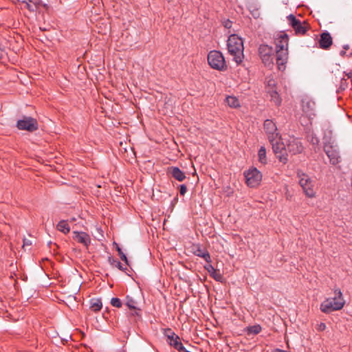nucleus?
<instances>
[{
  "label": "nucleus",
  "instance_id": "58836bf2",
  "mask_svg": "<svg viewBox=\"0 0 352 352\" xmlns=\"http://www.w3.org/2000/svg\"><path fill=\"white\" fill-rule=\"evenodd\" d=\"M318 142H319V141H318V138H313V139H312V142H313V144H318Z\"/></svg>",
  "mask_w": 352,
  "mask_h": 352
},
{
  "label": "nucleus",
  "instance_id": "4468645a",
  "mask_svg": "<svg viewBox=\"0 0 352 352\" xmlns=\"http://www.w3.org/2000/svg\"><path fill=\"white\" fill-rule=\"evenodd\" d=\"M288 59V49L276 50V60L278 69L284 70Z\"/></svg>",
  "mask_w": 352,
  "mask_h": 352
},
{
  "label": "nucleus",
  "instance_id": "9b49d317",
  "mask_svg": "<svg viewBox=\"0 0 352 352\" xmlns=\"http://www.w3.org/2000/svg\"><path fill=\"white\" fill-rule=\"evenodd\" d=\"M17 127L20 130H27L33 131L37 129V122L35 119L30 117H25L17 122Z\"/></svg>",
  "mask_w": 352,
  "mask_h": 352
},
{
  "label": "nucleus",
  "instance_id": "f3484780",
  "mask_svg": "<svg viewBox=\"0 0 352 352\" xmlns=\"http://www.w3.org/2000/svg\"><path fill=\"white\" fill-rule=\"evenodd\" d=\"M302 108L303 112L311 118L315 116V102L308 98L303 99L302 100Z\"/></svg>",
  "mask_w": 352,
  "mask_h": 352
},
{
  "label": "nucleus",
  "instance_id": "cd10ccee",
  "mask_svg": "<svg viewBox=\"0 0 352 352\" xmlns=\"http://www.w3.org/2000/svg\"><path fill=\"white\" fill-rule=\"evenodd\" d=\"M261 331V326H260V325H258V324H256V325L250 326V327H248L246 329V331H247L248 334H249V335H251V334L256 335V334H258Z\"/></svg>",
  "mask_w": 352,
  "mask_h": 352
},
{
  "label": "nucleus",
  "instance_id": "a878e982",
  "mask_svg": "<svg viewBox=\"0 0 352 352\" xmlns=\"http://www.w3.org/2000/svg\"><path fill=\"white\" fill-rule=\"evenodd\" d=\"M226 102L230 107L236 108L240 107V102L235 96H228L226 98Z\"/></svg>",
  "mask_w": 352,
  "mask_h": 352
},
{
  "label": "nucleus",
  "instance_id": "c85d7f7f",
  "mask_svg": "<svg viewBox=\"0 0 352 352\" xmlns=\"http://www.w3.org/2000/svg\"><path fill=\"white\" fill-rule=\"evenodd\" d=\"M206 249L205 248H203L199 244H194L192 246V253L197 256H200V255L201 254V253H203V252Z\"/></svg>",
  "mask_w": 352,
  "mask_h": 352
},
{
  "label": "nucleus",
  "instance_id": "9d476101",
  "mask_svg": "<svg viewBox=\"0 0 352 352\" xmlns=\"http://www.w3.org/2000/svg\"><path fill=\"white\" fill-rule=\"evenodd\" d=\"M259 54L265 66L272 67L273 63L274 50L267 45H261L259 47Z\"/></svg>",
  "mask_w": 352,
  "mask_h": 352
},
{
  "label": "nucleus",
  "instance_id": "a19ab883",
  "mask_svg": "<svg viewBox=\"0 0 352 352\" xmlns=\"http://www.w3.org/2000/svg\"><path fill=\"white\" fill-rule=\"evenodd\" d=\"M340 54L341 55H343L344 54H345V52L344 51H342Z\"/></svg>",
  "mask_w": 352,
  "mask_h": 352
},
{
  "label": "nucleus",
  "instance_id": "39448f33",
  "mask_svg": "<svg viewBox=\"0 0 352 352\" xmlns=\"http://www.w3.org/2000/svg\"><path fill=\"white\" fill-rule=\"evenodd\" d=\"M208 63L214 69L223 72L227 69V65L223 54L217 50H212L208 54Z\"/></svg>",
  "mask_w": 352,
  "mask_h": 352
},
{
  "label": "nucleus",
  "instance_id": "72a5a7b5",
  "mask_svg": "<svg viewBox=\"0 0 352 352\" xmlns=\"http://www.w3.org/2000/svg\"><path fill=\"white\" fill-rule=\"evenodd\" d=\"M232 22L231 21L228 20V19H227V20H226V21H224L223 22V26H224L226 28H227V29H230V28H231V27H232Z\"/></svg>",
  "mask_w": 352,
  "mask_h": 352
},
{
  "label": "nucleus",
  "instance_id": "473e14b6",
  "mask_svg": "<svg viewBox=\"0 0 352 352\" xmlns=\"http://www.w3.org/2000/svg\"><path fill=\"white\" fill-rule=\"evenodd\" d=\"M126 306L131 309H136V302L131 298H127V300L126 302Z\"/></svg>",
  "mask_w": 352,
  "mask_h": 352
},
{
  "label": "nucleus",
  "instance_id": "412c9836",
  "mask_svg": "<svg viewBox=\"0 0 352 352\" xmlns=\"http://www.w3.org/2000/svg\"><path fill=\"white\" fill-rule=\"evenodd\" d=\"M288 36L286 34H281L276 38V50L288 49Z\"/></svg>",
  "mask_w": 352,
  "mask_h": 352
},
{
  "label": "nucleus",
  "instance_id": "5701e85b",
  "mask_svg": "<svg viewBox=\"0 0 352 352\" xmlns=\"http://www.w3.org/2000/svg\"><path fill=\"white\" fill-rule=\"evenodd\" d=\"M248 8L254 18L257 19L259 17L260 10L257 3L255 2H249Z\"/></svg>",
  "mask_w": 352,
  "mask_h": 352
},
{
  "label": "nucleus",
  "instance_id": "393cba45",
  "mask_svg": "<svg viewBox=\"0 0 352 352\" xmlns=\"http://www.w3.org/2000/svg\"><path fill=\"white\" fill-rule=\"evenodd\" d=\"M56 228L58 230L64 234H67L70 231L69 226L68 223L65 220L60 221L56 226Z\"/></svg>",
  "mask_w": 352,
  "mask_h": 352
},
{
  "label": "nucleus",
  "instance_id": "aec40b11",
  "mask_svg": "<svg viewBox=\"0 0 352 352\" xmlns=\"http://www.w3.org/2000/svg\"><path fill=\"white\" fill-rule=\"evenodd\" d=\"M332 37L329 32H323L320 34L319 40V46L324 50L329 49L332 45Z\"/></svg>",
  "mask_w": 352,
  "mask_h": 352
},
{
  "label": "nucleus",
  "instance_id": "c756f323",
  "mask_svg": "<svg viewBox=\"0 0 352 352\" xmlns=\"http://www.w3.org/2000/svg\"><path fill=\"white\" fill-rule=\"evenodd\" d=\"M116 247V250L120 256V258L125 262V263L126 265H129V262H128V259H127V257L125 255L124 253H123V252L122 251L121 248L119 247L118 244V243H114Z\"/></svg>",
  "mask_w": 352,
  "mask_h": 352
},
{
  "label": "nucleus",
  "instance_id": "423d86ee",
  "mask_svg": "<svg viewBox=\"0 0 352 352\" xmlns=\"http://www.w3.org/2000/svg\"><path fill=\"white\" fill-rule=\"evenodd\" d=\"M243 175L245 177V183L250 188H256L260 185L263 175L256 168H250Z\"/></svg>",
  "mask_w": 352,
  "mask_h": 352
},
{
  "label": "nucleus",
  "instance_id": "f8f14e48",
  "mask_svg": "<svg viewBox=\"0 0 352 352\" xmlns=\"http://www.w3.org/2000/svg\"><path fill=\"white\" fill-rule=\"evenodd\" d=\"M168 331L169 333L166 334V336L168 344L179 352H188L181 342L179 337L171 331L170 329H168Z\"/></svg>",
  "mask_w": 352,
  "mask_h": 352
},
{
  "label": "nucleus",
  "instance_id": "f704fd0d",
  "mask_svg": "<svg viewBox=\"0 0 352 352\" xmlns=\"http://www.w3.org/2000/svg\"><path fill=\"white\" fill-rule=\"evenodd\" d=\"M186 191H187V188H186V185H184V184L181 185L180 186V194L182 195H184L185 193L186 192Z\"/></svg>",
  "mask_w": 352,
  "mask_h": 352
},
{
  "label": "nucleus",
  "instance_id": "b1692460",
  "mask_svg": "<svg viewBox=\"0 0 352 352\" xmlns=\"http://www.w3.org/2000/svg\"><path fill=\"white\" fill-rule=\"evenodd\" d=\"M258 161L263 166L267 163L266 149L264 146H261L258 151Z\"/></svg>",
  "mask_w": 352,
  "mask_h": 352
},
{
  "label": "nucleus",
  "instance_id": "f257e3e1",
  "mask_svg": "<svg viewBox=\"0 0 352 352\" xmlns=\"http://www.w3.org/2000/svg\"><path fill=\"white\" fill-rule=\"evenodd\" d=\"M334 294L335 296L333 298H329L321 303L320 309L322 312L330 313L340 310L343 307L344 301L341 291L336 289Z\"/></svg>",
  "mask_w": 352,
  "mask_h": 352
},
{
  "label": "nucleus",
  "instance_id": "0eeeda50",
  "mask_svg": "<svg viewBox=\"0 0 352 352\" xmlns=\"http://www.w3.org/2000/svg\"><path fill=\"white\" fill-rule=\"evenodd\" d=\"M270 143L272 145V148L276 157L278 158L280 162L285 164L288 160L287 153V148H286L284 142H280V138L276 141H273V142Z\"/></svg>",
  "mask_w": 352,
  "mask_h": 352
},
{
  "label": "nucleus",
  "instance_id": "2eb2a0df",
  "mask_svg": "<svg viewBox=\"0 0 352 352\" xmlns=\"http://www.w3.org/2000/svg\"><path fill=\"white\" fill-rule=\"evenodd\" d=\"M324 151L329 158L330 162L336 165L340 162V155L339 153L336 148H334L331 145H325L324 146Z\"/></svg>",
  "mask_w": 352,
  "mask_h": 352
},
{
  "label": "nucleus",
  "instance_id": "7ed1b4c3",
  "mask_svg": "<svg viewBox=\"0 0 352 352\" xmlns=\"http://www.w3.org/2000/svg\"><path fill=\"white\" fill-rule=\"evenodd\" d=\"M296 174L298 178L299 185L302 188L305 196L309 198L315 197V181L301 170H298Z\"/></svg>",
  "mask_w": 352,
  "mask_h": 352
},
{
  "label": "nucleus",
  "instance_id": "7c9ffc66",
  "mask_svg": "<svg viewBox=\"0 0 352 352\" xmlns=\"http://www.w3.org/2000/svg\"><path fill=\"white\" fill-rule=\"evenodd\" d=\"M199 257L204 258L208 263V264L211 263L210 255L208 251L206 250H205L203 252V253H201V254L200 255Z\"/></svg>",
  "mask_w": 352,
  "mask_h": 352
},
{
  "label": "nucleus",
  "instance_id": "1a4fd4ad",
  "mask_svg": "<svg viewBox=\"0 0 352 352\" xmlns=\"http://www.w3.org/2000/svg\"><path fill=\"white\" fill-rule=\"evenodd\" d=\"M263 129L270 142L276 141L280 138L276 124L272 120H266L263 123Z\"/></svg>",
  "mask_w": 352,
  "mask_h": 352
},
{
  "label": "nucleus",
  "instance_id": "bb28decb",
  "mask_svg": "<svg viewBox=\"0 0 352 352\" xmlns=\"http://www.w3.org/2000/svg\"><path fill=\"white\" fill-rule=\"evenodd\" d=\"M102 306V302L99 299H93L91 301L90 307L94 311H98L101 309Z\"/></svg>",
  "mask_w": 352,
  "mask_h": 352
},
{
  "label": "nucleus",
  "instance_id": "4be33fe9",
  "mask_svg": "<svg viewBox=\"0 0 352 352\" xmlns=\"http://www.w3.org/2000/svg\"><path fill=\"white\" fill-rule=\"evenodd\" d=\"M204 268L208 271L210 275L216 280L221 282L223 280V276L220 273L219 270H217L210 264H207L204 266Z\"/></svg>",
  "mask_w": 352,
  "mask_h": 352
},
{
  "label": "nucleus",
  "instance_id": "ea45409f",
  "mask_svg": "<svg viewBox=\"0 0 352 352\" xmlns=\"http://www.w3.org/2000/svg\"><path fill=\"white\" fill-rule=\"evenodd\" d=\"M274 352H287V351L282 350V349H276L274 351Z\"/></svg>",
  "mask_w": 352,
  "mask_h": 352
},
{
  "label": "nucleus",
  "instance_id": "2f4dec72",
  "mask_svg": "<svg viewBox=\"0 0 352 352\" xmlns=\"http://www.w3.org/2000/svg\"><path fill=\"white\" fill-rule=\"evenodd\" d=\"M111 304L112 306L120 308L122 307V302L118 298H113L111 300Z\"/></svg>",
  "mask_w": 352,
  "mask_h": 352
},
{
  "label": "nucleus",
  "instance_id": "c9c22d12",
  "mask_svg": "<svg viewBox=\"0 0 352 352\" xmlns=\"http://www.w3.org/2000/svg\"><path fill=\"white\" fill-rule=\"evenodd\" d=\"M115 263H116V266L120 270L122 271H124V270H126V268H124L123 266H122V264L120 262V261H114Z\"/></svg>",
  "mask_w": 352,
  "mask_h": 352
},
{
  "label": "nucleus",
  "instance_id": "a211bd4d",
  "mask_svg": "<svg viewBox=\"0 0 352 352\" xmlns=\"http://www.w3.org/2000/svg\"><path fill=\"white\" fill-rule=\"evenodd\" d=\"M43 6L46 9L47 8V5L43 3L41 0H28L23 1L21 3V7L23 8H27L30 11L34 12L40 7Z\"/></svg>",
  "mask_w": 352,
  "mask_h": 352
},
{
  "label": "nucleus",
  "instance_id": "ddd939ff",
  "mask_svg": "<svg viewBox=\"0 0 352 352\" xmlns=\"http://www.w3.org/2000/svg\"><path fill=\"white\" fill-rule=\"evenodd\" d=\"M287 148L293 155L300 153L303 151L301 142L294 137H290L287 141Z\"/></svg>",
  "mask_w": 352,
  "mask_h": 352
},
{
  "label": "nucleus",
  "instance_id": "6ab92c4d",
  "mask_svg": "<svg viewBox=\"0 0 352 352\" xmlns=\"http://www.w3.org/2000/svg\"><path fill=\"white\" fill-rule=\"evenodd\" d=\"M167 174L179 182H183L186 179L185 173L176 166L168 167Z\"/></svg>",
  "mask_w": 352,
  "mask_h": 352
},
{
  "label": "nucleus",
  "instance_id": "e433bc0d",
  "mask_svg": "<svg viewBox=\"0 0 352 352\" xmlns=\"http://www.w3.org/2000/svg\"><path fill=\"white\" fill-rule=\"evenodd\" d=\"M326 329V324L323 322H321L320 324H318V329L319 331H324Z\"/></svg>",
  "mask_w": 352,
  "mask_h": 352
},
{
  "label": "nucleus",
  "instance_id": "20e7f679",
  "mask_svg": "<svg viewBox=\"0 0 352 352\" xmlns=\"http://www.w3.org/2000/svg\"><path fill=\"white\" fill-rule=\"evenodd\" d=\"M265 89L267 96L270 98V101L275 105L280 106L282 99L278 91L277 82L274 75L271 74L266 77Z\"/></svg>",
  "mask_w": 352,
  "mask_h": 352
},
{
  "label": "nucleus",
  "instance_id": "6e6552de",
  "mask_svg": "<svg viewBox=\"0 0 352 352\" xmlns=\"http://www.w3.org/2000/svg\"><path fill=\"white\" fill-rule=\"evenodd\" d=\"M287 19L289 25L293 28L296 34L304 35L309 29V25L305 21L302 23L293 14L287 16Z\"/></svg>",
  "mask_w": 352,
  "mask_h": 352
},
{
  "label": "nucleus",
  "instance_id": "f03ea898",
  "mask_svg": "<svg viewBox=\"0 0 352 352\" xmlns=\"http://www.w3.org/2000/svg\"><path fill=\"white\" fill-rule=\"evenodd\" d=\"M227 48L235 62L237 63H241L242 38L236 34H230L227 41Z\"/></svg>",
  "mask_w": 352,
  "mask_h": 352
},
{
  "label": "nucleus",
  "instance_id": "dca6fc26",
  "mask_svg": "<svg viewBox=\"0 0 352 352\" xmlns=\"http://www.w3.org/2000/svg\"><path fill=\"white\" fill-rule=\"evenodd\" d=\"M73 239L79 243H81L87 248L91 243V238L89 235L84 232H73Z\"/></svg>",
  "mask_w": 352,
  "mask_h": 352
},
{
  "label": "nucleus",
  "instance_id": "4c0bfd02",
  "mask_svg": "<svg viewBox=\"0 0 352 352\" xmlns=\"http://www.w3.org/2000/svg\"><path fill=\"white\" fill-rule=\"evenodd\" d=\"M31 245V242L28 240H24L23 241V247H25V245Z\"/></svg>",
  "mask_w": 352,
  "mask_h": 352
}]
</instances>
